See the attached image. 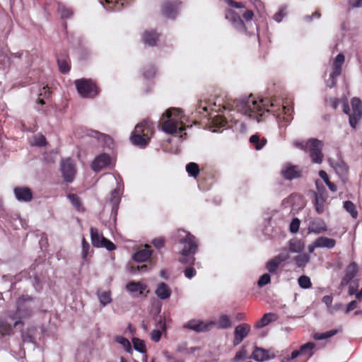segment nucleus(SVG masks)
Masks as SVG:
<instances>
[{"label": "nucleus", "instance_id": "obj_30", "mask_svg": "<svg viewBox=\"0 0 362 362\" xmlns=\"http://www.w3.org/2000/svg\"><path fill=\"white\" fill-rule=\"evenodd\" d=\"M158 39V34L154 30H146L142 35V40L145 45L154 46Z\"/></svg>", "mask_w": 362, "mask_h": 362}, {"label": "nucleus", "instance_id": "obj_24", "mask_svg": "<svg viewBox=\"0 0 362 362\" xmlns=\"http://www.w3.org/2000/svg\"><path fill=\"white\" fill-rule=\"evenodd\" d=\"M122 193V189L119 185L111 192L110 203L112 204V213L117 214L118 206L120 202V194Z\"/></svg>", "mask_w": 362, "mask_h": 362}, {"label": "nucleus", "instance_id": "obj_38", "mask_svg": "<svg viewBox=\"0 0 362 362\" xmlns=\"http://www.w3.org/2000/svg\"><path fill=\"white\" fill-rule=\"evenodd\" d=\"M57 11L62 19L70 18L73 16L72 9L62 3L58 4Z\"/></svg>", "mask_w": 362, "mask_h": 362}, {"label": "nucleus", "instance_id": "obj_17", "mask_svg": "<svg viewBox=\"0 0 362 362\" xmlns=\"http://www.w3.org/2000/svg\"><path fill=\"white\" fill-rule=\"evenodd\" d=\"M87 135L88 136L95 138L103 146H106L109 148H112L113 141L110 136L93 130H88Z\"/></svg>", "mask_w": 362, "mask_h": 362}, {"label": "nucleus", "instance_id": "obj_56", "mask_svg": "<svg viewBox=\"0 0 362 362\" xmlns=\"http://www.w3.org/2000/svg\"><path fill=\"white\" fill-rule=\"evenodd\" d=\"M148 271V266L146 264H143L141 266H138L137 267H134L133 266L130 267L129 272L134 274L136 272L143 273L146 272Z\"/></svg>", "mask_w": 362, "mask_h": 362}, {"label": "nucleus", "instance_id": "obj_9", "mask_svg": "<svg viewBox=\"0 0 362 362\" xmlns=\"http://www.w3.org/2000/svg\"><path fill=\"white\" fill-rule=\"evenodd\" d=\"M352 113L349 115V124L356 129L357 123L362 117V102L358 98H353L351 99Z\"/></svg>", "mask_w": 362, "mask_h": 362}, {"label": "nucleus", "instance_id": "obj_63", "mask_svg": "<svg viewBox=\"0 0 362 362\" xmlns=\"http://www.w3.org/2000/svg\"><path fill=\"white\" fill-rule=\"evenodd\" d=\"M343 308V304L341 303H335L334 305H332L329 310L327 311L330 314H334V313L340 310Z\"/></svg>", "mask_w": 362, "mask_h": 362}, {"label": "nucleus", "instance_id": "obj_41", "mask_svg": "<svg viewBox=\"0 0 362 362\" xmlns=\"http://www.w3.org/2000/svg\"><path fill=\"white\" fill-rule=\"evenodd\" d=\"M293 259L298 267L303 268L309 262L310 256L305 253H303L295 257Z\"/></svg>", "mask_w": 362, "mask_h": 362}, {"label": "nucleus", "instance_id": "obj_57", "mask_svg": "<svg viewBox=\"0 0 362 362\" xmlns=\"http://www.w3.org/2000/svg\"><path fill=\"white\" fill-rule=\"evenodd\" d=\"M162 331L160 329H153L151 332V339L155 342H158L160 340Z\"/></svg>", "mask_w": 362, "mask_h": 362}, {"label": "nucleus", "instance_id": "obj_25", "mask_svg": "<svg viewBox=\"0 0 362 362\" xmlns=\"http://www.w3.org/2000/svg\"><path fill=\"white\" fill-rule=\"evenodd\" d=\"M152 252L150 247L146 245L144 248L138 250L133 255V259L138 262H144L148 259L151 256Z\"/></svg>", "mask_w": 362, "mask_h": 362}, {"label": "nucleus", "instance_id": "obj_37", "mask_svg": "<svg viewBox=\"0 0 362 362\" xmlns=\"http://www.w3.org/2000/svg\"><path fill=\"white\" fill-rule=\"evenodd\" d=\"M91 243L94 247H100L102 245L103 235L100 234L98 230L95 228L91 227L90 229Z\"/></svg>", "mask_w": 362, "mask_h": 362}, {"label": "nucleus", "instance_id": "obj_49", "mask_svg": "<svg viewBox=\"0 0 362 362\" xmlns=\"http://www.w3.org/2000/svg\"><path fill=\"white\" fill-rule=\"evenodd\" d=\"M280 264L281 263L274 257L267 263L266 268L269 272L274 273Z\"/></svg>", "mask_w": 362, "mask_h": 362}, {"label": "nucleus", "instance_id": "obj_7", "mask_svg": "<svg viewBox=\"0 0 362 362\" xmlns=\"http://www.w3.org/2000/svg\"><path fill=\"white\" fill-rule=\"evenodd\" d=\"M345 61V57L342 53L338 54L333 61L332 71L329 78L326 81L327 86L333 88L336 85V79L341 73L342 66Z\"/></svg>", "mask_w": 362, "mask_h": 362}, {"label": "nucleus", "instance_id": "obj_10", "mask_svg": "<svg viewBox=\"0 0 362 362\" xmlns=\"http://www.w3.org/2000/svg\"><path fill=\"white\" fill-rule=\"evenodd\" d=\"M61 172L64 180L71 182L76 174L75 164L71 158L63 159L61 162Z\"/></svg>", "mask_w": 362, "mask_h": 362}, {"label": "nucleus", "instance_id": "obj_21", "mask_svg": "<svg viewBox=\"0 0 362 362\" xmlns=\"http://www.w3.org/2000/svg\"><path fill=\"white\" fill-rule=\"evenodd\" d=\"M226 18L231 21L234 28L238 30H243L245 25L240 17L233 10L228 9L226 13Z\"/></svg>", "mask_w": 362, "mask_h": 362}, {"label": "nucleus", "instance_id": "obj_4", "mask_svg": "<svg viewBox=\"0 0 362 362\" xmlns=\"http://www.w3.org/2000/svg\"><path fill=\"white\" fill-rule=\"evenodd\" d=\"M37 308L36 301L28 296L20 297L16 302V310L9 314V319L13 320V326L23 324V320L30 317Z\"/></svg>", "mask_w": 362, "mask_h": 362}, {"label": "nucleus", "instance_id": "obj_5", "mask_svg": "<svg viewBox=\"0 0 362 362\" xmlns=\"http://www.w3.org/2000/svg\"><path fill=\"white\" fill-rule=\"evenodd\" d=\"M154 132V127L151 122L144 119L138 124L130 136L131 142L141 148L146 147Z\"/></svg>", "mask_w": 362, "mask_h": 362}, {"label": "nucleus", "instance_id": "obj_64", "mask_svg": "<svg viewBox=\"0 0 362 362\" xmlns=\"http://www.w3.org/2000/svg\"><path fill=\"white\" fill-rule=\"evenodd\" d=\"M153 246L158 249L161 248L164 245V239L163 238H158L152 241Z\"/></svg>", "mask_w": 362, "mask_h": 362}, {"label": "nucleus", "instance_id": "obj_27", "mask_svg": "<svg viewBox=\"0 0 362 362\" xmlns=\"http://www.w3.org/2000/svg\"><path fill=\"white\" fill-rule=\"evenodd\" d=\"M278 320V315L273 313L264 314L262 317L255 324V327L257 329L264 327L269 323L275 322Z\"/></svg>", "mask_w": 362, "mask_h": 362}, {"label": "nucleus", "instance_id": "obj_39", "mask_svg": "<svg viewBox=\"0 0 362 362\" xmlns=\"http://www.w3.org/2000/svg\"><path fill=\"white\" fill-rule=\"evenodd\" d=\"M250 142L256 150H260L266 145L267 141L264 138L261 139L257 134H254L250 136Z\"/></svg>", "mask_w": 362, "mask_h": 362}, {"label": "nucleus", "instance_id": "obj_2", "mask_svg": "<svg viewBox=\"0 0 362 362\" xmlns=\"http://www.w3.org/2000/svg\"><path fill=\"white\" fill-rule=\"evenodd\" d=\"M176 241L182 246L179 261L182 264L194 263V255L198 250V240L194 235L185 230H178L175 235Z\"/></svg>", "mask_w": 362, "mask_h": 362}, {"label": "nucleus", "instance_id": "obj_31", "mask_svg": "<svg viewBox=\"0 0 362 362\" xmlns=\"http://www.w3.org/2000/svg\"><path fill=\"white\" fill-rule=\"evenodd\" d=\"M250 358L257 361L262 362L269 360L271 356H269L267 350L262 348L255 347Z\"/></svg>", "mask_w": 362, "mask_h": 362}, {"label": "nucleus", "instance_id": "obj_42", "mask_svg": "<svg viewBox=\"0 0 362 362\" xmlns=\"http://www.w3.org/2000/svg\"><path fill=\"white\" fill-rule=\"evenodd\" d=\"M186 171L189 176L196 177L199 173V165L196 163L191 162L186 165Z\"/></svg>", "mask_w": 362, "mask_h": 362}, {"label": "nucleus", "instance_id": "obj_59", "mask_svg": "<svg viewBox=\"0 0 362 362\" xmlns=\"http://www.w3.org/2000/svg\"><path fill=\"white\" fill-rule=\"evenodd\" d=\"M247 351L243 347L239 351H238L235 354V356L233 359L234 361H238L242 359H244L246 357Z\"/></svg>", "mask_w": 362, "mask_h": 362}, {"label": "nucleus", "instance_id": "obj_43", "mask_svg": "<svg viewBox=\"0 0 362 362\" xmlns=\"http://www.w3.org/2000/svg\"><path fill=\"white\" fill-rule=\"evenodd\" d=\"M132 342L135 350L141 354H144L146 352L144 341L139 338H133Z\"/></svg>", "mask_w": 362, "mask_h": 362}, {"label": "nucleus", "instance_id": "obj_23", "mask_svg": "<svg viewBox=\"0 0 362 362\" xmlns=\"http://www.w3.org/2000/svg\"><path fill=\"white\" fill-rule=\"evenodd\" d=\"M8 318L9 315L0 317V334L2 337L11 335L13 333V328L15 327L8 322Z\"/></svg>", "mask_w": 362, "mask_h": 362}, {"label": "nucleus", "instance_id": "obj_1", "mask_svg": "<svg viewBox=\"0 0 362 362\" xmlns=\"http://www.w3.org/2000/svg\"><path fill=\"white\" fill-rule=\"evenodd\" d=\"M230 106L232 110H235L257 122L263 121L272 112L276 117L279 128L286 127L293 119V106L281 104L276 100L259 99L250 95L233 100L232 104L228 103L224 108H230Z\"/></svg>", "mask_w": 362, "mask_h": 362}, {"label": "nucleus", "instance_id": "obj_61", "mask_svg": "<svg viewBox=\"0 0 362 362\" xmlns=\"http://www.w3.org/2000/svg\"><path fill=\"white\" fill-rule=\"evenodd\" d=\"M332 300L333 298L332 296L331 295L325 296L322 299V303H325L327 306V311L329 310V308L332 305Z\"/></svg>", "mask_w": 362, "mask_h": 362}, {"label": "nucleus", "instance_id": "obj_36", "mask_svg": "<svg viewBox=\"0 0 362 362\" xmlns=\"http://www.w3.org/2000/svg\"><path fill=\"white\" fill-rule=\"evenodd\" d=\"M304 249L303 243L297 239L293 238L288 242V250L293 253H300Z\"/></svg>", "mask_w": 362, "mask_h": 362}, {"label": "nucleus", "instance_id": "obj_20", "mask_svg": "<svg viewBox=\"0 0 362 362\" xmlns=\"http://www.w3.org/2000/svg\"><path fill=\"white\" fill-rule=\"evenodd\" d=\"M328 162L339 177L345 176L347 174L348 167L342 160L338 159L335 160L332 158H329Z\"/></svg>", "mask_w": 362, "mask_h": 362}, {"label": "nucleus", "instance_id": "obj_16", "mask_svg": "<svg viewBox=\"0 0 362 362\" xmlns=\"http://www.w3.org/2000/svg\"><path fill=\"white\" fill-rule=\"evenodd\" d=\"M315 348V344L314 342H308L300 346L298 350H295L292 352V357L297 358L299 356H305L308 358H310L313 356V349Z\"/></svg>", "mask_w": 362, "mask_h": 362}, {"label": "nucleus", "instance_id": "obj_8", "mask_svg": "<svg viewBox=\"0 0 362 362\" xmlns=\"http://www.w3.org/2000/svg\"><path fill=\"white\" fill-rule=\"evenodd\" d=\"M309 148L308 149L311 160L314 163L320 164L323 160V153L322 152V143L317 139H310L308 140Z\"/></svg>", "mask_w": 362, "mask_h": 362}, {"label": "nucleus", "instance_id": "obj_52", "mask_svg": "<svg viewBox=\"0 0 362 362\" xmlns=\"http://www.w3.org/2000/svg\"><path fill=\"white\" fill-rule=\"evenodd\" d=\"M289 250L286 248H284L281 250V252L275 257V258L281 263L282 262H284L287 260L289 258Z\"/></svg>", "mask_w": 362, "mask_h": 362}, {"label": "nucleus", "instance_id": "obj_44", "mask_svg": "<svg viewBox=\"0 0 362 362\" xmlns=\"http://www.w3.org/2000/svg\"><path fill=\"white\" fill-rule=\"evenodd\" d=\"M344 208L345 210L349 212L351 216L356 218L358 216V212L356 210V206L351 201H346L344 202Z\"/></svg>", "mask_w": 362, "mask_h": 362}, {"label": "nucleus", "instance_id": "obj_18", "mask_svg": "<svg viewBox=\"0 0 362 362\" xmlns=\"http://www.w3.org/2000/svg\"><path fill=\"white\" fill-rule=\"evenodd\" d=\"M308 230L309 233L320 234L327 230V225L322 219L317 218L310 221Z\"/></svg>", "mask_w": 362, "mask_h": 362}, {"label": "nucleus", "instance_id": "obj_40", "mask_svg": "<svg viewBox=\"0 0 362 362\" xmlns=\"http://www.w3.org/2000/svg\"><path fill=\"white\" fill-rule=\"evenodd\" d=\"M97 296L103 306H106L112 301L110 291H98L97 292Z\"/></svg>", "mask_w": 362, "mask_h": 362}, {"label": "nucleus", "instance_id": "obj_15", "mask_svg": "<svg viewBox=\"0 0 362 362\" xmlns=\"http://www.w3.org/2000/svg\"><path fill=\"white\" fill-rule=\"evenodd\" d=\"M281 173L283 176L287 180L298 178L302 175L301 169L297 165L286 164L284 166Z\"/></svg>", "mask_w": 362, "mask_h": 362}, {"label": "nucleus", "instance_id": "obj_34", "mask_svg": "<svg viewBox=\"0 0 362 362\" xmlns=\"http://www.w3.org/2000/svg\"><path fill=\"white\" fill-rule=\"evenodd\" d=\"M218 329H226L232 327V321L230 317L225 314L221 315L216 322H213Z\"/></svg>", "mask_w": 362, "mask_h": 362}, {"label": "nucleus", "instance_id": "obj_60", "mask_svg": "<svg viewBox=\"0 0 362 362\" xmlns=\"http://www.w3.org/2000/svg\"><path fill=\"white\" fill-rule=\"evenodd\" d=\"M293 145L295 146H296L297 148H300L304 151H308V149L309 148L308 140L306 142L295 141L293 142Z\"/></svg>", "mask_w": 362, "mask_h": 362}, {"label": "nucleus", "instance_id": "obj_62", "mask_svg": "<svg viewBox=\"0 0 362 362\" xmlns=\"http://www.w3.org/2000/svg\"><path fill=\"white\" fill-rule=\"evenodd\" d=\"M185 276L189 279H191L192 278H193L196 274H197V272L195 270L194 268L193 267H188L187 268L185 272Z\"/></svg>", "mask_w": 362, "mask_h": 362}, {"label": "nucleus", "instance_id": "obj_22", "mask_svg": "<svg viewBox=\"0 0 362 362\" xmlns=\"http://www.w3.org/2000/svg\"><path fill=\"white\" fill-rule=\"evenodd\" d=\"M14 194L20 202H29L33 199L32 192L28 187H16Z\"/></svg>", "mask_w": 362, "mask_h": 362}, {"label": "nucleus", "instance_id": "obj_45", "mask_svg": "<svg viewBox=\"0 0 362 362\" xmlns=\"http://www.w3.org/2000/svg\"><path fill=\"white\" fill-rule=\"evenodd\" d=\"M115 341L121 344L127 352L132 351V346L130 341L127 338L122 336H117L115 337Z\"/></svg>", "mask_w": 362, "mask_h": 362}, {"label": "nucleus", "instance_id": "obj_35", "mask_svg": "<svg viewBox=\"0 0 362 362\" xmlns=\"http://www.w3.org/2000/svg\"><path fill=\"white\" fill-rule=\"evenodd\" d=\"M57 64L59 69L62 74H66L69 71L70 65L69 63V57L66 54L58 56Z\"/></svg>", "mask_w": 362, "mask_h": 362}, {"label": "nucleus", "instance_id": "obj_53", "mask_svg": "<svg viewBox=\"0 0 362 362\" xmlns=\"http://www.w3.org/2000/svg\"><path fill=\"white\" fill-rule=\"evenodd\" d=\"M271 277L269 274H264L262 275L258 280L257 284L259 287H262L270 282Z\"/></svg>", "mask_w": 362, "mask_h": 362}, {"label": "nucleus", "instance_id": "obj_19", "mask_svg": "<svg viewBox=\"0 0 362 362\" xmlns=\"http://www.w3.org/2000/svg\"><path fill=\"white\" fill-rule=\"evenodd\" d=\"M103 6L110 11H120L129 0H99Z\"/></svg>", "mask_w": 362, "mask_h": 362}, {"label": "nucleus", "instance_id": "obj_33", "mask_svg": "<svg viewBox=\"0 0 362 362\" xmlns=\"http://www.w3.org/2000/svg\"><path fill=\"white\" fill-rule=\"evenodd\" d=\"M147 288L146 284L141 282L130 281L126 285V289L129 293L139 292L140 295Z\"/></svg>", "mask_w": 362, "mask_h": 362}, {"label": "nucleus", "instance_id": "obj_47", "mask_svg": "<svg viewBox=\"0 0 362 362\" xmlns=\"http://www.w3.org/2000/svg\"><path fill=\"white\" fill-rule=\"evenodd\" d=\"M336 333H337L336 330H330V331L323 332V333L317 332V333H315L313 334V338L315 340H322V339H327V338H329V337L334 336Z\"/></svg>", "mask_w": 362, "mask_h": 362}, {"label": "nucleus", "instance_id": "obj_3", "mask_svg": "<svg viewBox=\"0 0 362 362\" xmlns=\"http://www.w3.org/2000/svg\"><path fill=\"white\" fill-rule=\"evenodd\" d=\"M184 115L182 111L177 108H170L162 115L160 126L163 132L173 134L177 130L182 132L185 130L183 126Z\"/></svg>", "mask_w": 362, "mask_h": 362}, {"label": "nucleus", "instance_id": "obj_14", "mask_svg": "<svg viewBox=\"0 0 362 362\" xmlns=\"http://www.w3.org/2000/svg\"><path fill=\"white\" fill-rule=\"evenodd\" d=\"M214 323L211 322H204L201 320H192L189 321L187 324L184 325L185 328H187L192 330H194L197 332H206L209 330Z\"/></svg>", "mask_w": 362, "mask_h": 362}, {"label": "nucleus", "instance_id": "obj_48", "mask_svg": "<svg viewBox=\"0 0 362 362\" xmlns=\"http://www.w3.org/2000/svg\"><path fill=\"white\" fill-rule=\"evenodd\" d=\"M298 282L299 286L304 289L309 288L312 286L310 279L305 275L300 276L298 278Z\"/></svg>", "mask_w": 362, "mask_h": 362}, {"label": "nucleus", "instance_id": "obj_58", "mask_svg": "<svg viewBox=\"0 0 362 362\" xmlns=\"http://www.w3.org/2000/svg\"><path fill=\"white\" fill-rule=\"evenodd\" d=\"M22 339L23 342L34 343L35 339L30 334V330H28L27 333L22 332Z\"/></svg>", "mask_w": 362, "mask_h": 362}, {"label": "nucleus", "instance_id": "obj_6", "mask_svg": "<svg viewBox=\"0 0 362 362\" xmlns=\"http://www.w3.org/2000/svg\"><path fill=\"white\" fill-rule=\"evenodd\" d=\"M78 93L84 98H93L98 93L95 84L90 79H78L75 81Z\"/></svg>", "mask_w": 362, "mask_h": 362}, {"label": "nucleus", "instance_id": "obj_46", "mask_svg": "<svg viewBox=\"0 0 362 362\" xmlns=\"http://www.w3.org/2000/svg\"><path fill=\"white\" fill-rule=\"evenodd\" d=\"M31 144L37 146H44L47 144L46 139L44 135L37 134L33 136Z\"/></svg>", "mask_w": 362, "mask_h": 362}, {"label": "nucleus", "instance_id": "obj_50", "mask_svg": "<svg viewBox=\"0 0 362 362\" xmlns=\"http://www.w3.org/2000/svg\"><path fill=\"white\" fill-rule=\"evenodd\" d=\"M68 198L73 204V206L78 210L81 211L82 209V205L80 201L79 197L74 194H69L68 195Z\"/></svg>", "mask_w": 362, "mask_h": 362}, {"label": "nucleus", "instance_id": "obj_12", "mask_svg": "<svg viewBox=\"0 0 362 362\" xmlns=\"http://www.w3.org/2000/svg\"><path fill=\"white\" fill-rule=\"evenodd\" d=\"M180 4L179 1L163 2L161 10L163 15L168 18H175L180 11Z\"/></svg>", "mask_w": 362, "mask_h": 362}, {"label": "nucleus", "instance_id": "obj_13", "mask_svg": "<svg viewBox=\"0 0 362 362\" xmlns=\"http://www.w3.org/2000/svg\"><path fill=\"white\" fill-rule=\"evenodd\" d=\"M111 158L108 154L101 153L95 157V158L93 160L91 164V168L93 170L98 172L102 169L109 166Z\"/></svg>", "mask_w": 362, "mask_h": 362}, {"label": "nucleus", "instance_id": "obj_55", "mask_svg": "<svg viewBox=\"0 0 362 362\" xmlns=\"http://www.w3.org/2000/svg\"><path fill=\"white\" fill-rule=\"evenodd\" d=\"M90 249V245L88 243L86 240L85 238H82V258L86 260L87 258L88 250Z\"/></svg>", "mask_w": 362, "mask_h": 362}, {"label": "nucleus", "instance_id": "obj_26", "mask_svg": "<svg viewBox=\"0 0 362 362\" xmlns=\"http://www.w3.org/2000/svg\"><path fill=\"white\" fill-rule=\"evenodd\" d=\"M314 194L315 199L313 200V204L315 206V211L318 214H321L325 211L326 197L322 193L315 192Z\"/></svg>", "mask_w": 362, "mask_h": 362}, {"label": "nucleus", "instance_id": "obj_54", "mask_svg": "<svg viewBox=\"0 0 362 362\" xmlns=\"http://www.w3.org/2000/svg\"><path fill=\"white\" fill-rule=\"evenodd\" d=\"M300 223V220L298 218H294L290 223V231L293 233H297L299 229Z\"/></svg>", "mask_w": 362, "mask_h": 362}, {"label": "nucleus", "instance_id": "obj_32", "mask_svg": "<svg viewBox=\"0 0 362 362\" xmlns=\"http://www.w3.org/2000/svg\"><path fill=\"white\" fill-rule=\"evenodd\" d=\"M336 245V240L325 236H320L316 239V245L319 248L332 249Z\"/></svg>", "mask_w": 362, "mask_h": 362}, {"label": "nucleus", "instance_id": "obj_28", "mask_svg": "<svg viewBox=\"0 0 362 362\" xmlns=\"http://www.w3.org/2000/svg\"><path fill=\"white\" fill-rule=\"evenodd\" d=\"M358 272V266L356 263L351 262L346 268L345 274L342 281L344 284L349 283L356 276Z\"/></svg>", "mask_w": 362, "mask_h": 362}, {"label": "nucleus", "instance_id": "obj_29", "mask_svg": "<svg viewBox=\"0 0 362 362\" xmlns=\"http://www.w3.org/2000/svg\"><path fill=\"white\" fill-rule=\"evenodd\" d=\"M156 295L161 300H165L170 297L171 290L165 283H160L155 291Z\"/></svg>", "mask_w": 362, "mask_h": 362}, {"label": "nucleus", "instance_id": "obj_11", "mask_svg": "<svg viewBox=\"0 0 362 362\" xmlns=\"http://www.w3.org/2000/svg\"><path fill=\"white\" fill-rule=\"evenodd\" d=\"M251 326L247 323L237 325L234 329V338L233 344L234 346L239 345L250 334Z\"/></svg>", "mask_w": 362, "mask_h": 362}, {"label": "nucleus", "instance_id": "obj_51", "mask_svg": "<svg viewBox=\"0 0 362 362\" xmlns=\"http://www.w3.org/2000/svg\"><path fill=\"white\" fill-rule=\"evenodd\" d=\"M100 247H105L108 251H112L116 248L115 244L105 237H102V245Z\"/></svg>", "mask_w": 362, "mask_h": 362}]
</instances>
